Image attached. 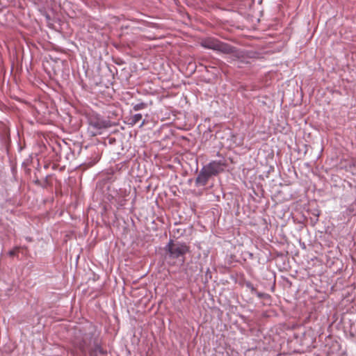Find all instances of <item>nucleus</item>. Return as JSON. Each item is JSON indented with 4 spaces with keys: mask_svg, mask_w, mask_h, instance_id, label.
Returning <instances> with one entry per match:
<instances>
[{
    "mask_svg": "<svg viewBox=\"0 0 356 356\" xmlns=\"http://www.w3.org/2000/svg\"><path fill=\"white\" fill-rule=\"evenodd\" d=\"M245 286L247 288H248L252 293H254L256 292V289L254 288V286H253V284L250 282H248L245 283Z\"/></svg>",
    "mask_w": 356,
    "mask_h": 356,
    "instance_id": "9",
    "label": "nucleus"
},
{
    "mask_svg": "<svg viewBox=\"0 0 356 356\" xmlns=\"http://www.w3.org/2000/svg\"><path fill=\"white\" fill-rule=\"evenodd\" d=\"M88 131L92 136L101 134L104 129L111 127L109 120L96 113L88 115Z\"/></svg>",
    "mask_w": 356,
    "mask_h": 356,
    "instance_id": "3",
    "label": "nucleus"
},
{
    "mask_svg": "<svg viewBox=\"0 0 356 356\" xmlns=\"http://www.w3.org/2000/svg\"><path fill=\"white\" fill-rule=\"evenodd\" d=\"M165 259H177L182 265L185 262V255L189 252V247L184 242L170 239L164 248Z\"/></svg>",
    "mask_w": 356,
    "mask_h": 356,
    "instance_id": "2",
    "label": "nucleus"
},
{
    "mask_svg": "<svg viewBox=\"0 0 356 356\" xmlns=\"http://www.w3.org/2000/svg\"><path fill=\"white\" fill-rule=\"evenodd\" d=\"M145 120H143L142 121V122L140 123V124L139 127H143V126L145 125Z\"/></svg>",
    "mask_w": 356,
    "mask_h": 356,
    "instance_id": "12",
    "label": "nucleus"
},
{
    "mask_svg": "<svg viewBox=\"0 0 356 356\" xmlns=\"http://www.w3.org/2000/svg\"><path fill=\"white\" fill-rule=\"evenodd\" d=\"M147 104L144 102L138 103L133 105V109L135 111H140L142 109H144L147 107Z\"/></svg>",
    "mask_w": 356,
    "mask_h": 356,
    "instance_id": "8",
    "label": "nucleus"
},
{
    "mask_svg": "<svg viewBox=\"0 0 356 356\" xmlns=\"http://www.w3.org/2000/svg\"><path fill=\"white\" fill-rule=\"evenodd\" d=\"M204 166L210 174L216 176L224 171L225 163L223 160L212 161Z\"/></svg>",
    "mask_w": 356,
    "mask_h": 356,
    "instance_id": "5",
    "label": "nucleus"
},
{
    "mask_svg": "<svg viewBox=\"0 0 356 356\" xmlns=\"http://www.w3.org/2000/svg\"><path fill=\"white\" fill-rule=\"evenodd\" d=\"M327 356H346V355L343 354L332 353H328Z\"/></svg>",
    "mask_w": 356,
    "mask_h": 356,
    "instance_id": "10",
    "label": "nucleus"
},
{
    "mask_svg": "<svg viewBox=\"0 0 356 356\" xmlns=\"http://www.w3.org/2000/svg\"><path fill=\"white\" fill-rule=\"evenodd\" d=\"M8 254L10 256H13L15 254V252L13 250H10V251H9Z\"/></svg>",
    "mask_w": 356,
    "mask_h": 356,
    "instance_id": "13",
    "label": "nucleus"
},
{
    "mask_svg": "<svg viewBox=\"0 0 356 356\" xmlns=\"http://www.w3.org/2000/svg\"><path fill=\"white\" fill-rule=\"evenodd\" d=\"M73 349L72 354L79 355V352L83 355H86L89 352L91 356H97L105 353L104 350L100 346L97 338L91 332H86V329H81L76 327L74 329V336L72 340Z\"/></svg>",
    "mask_w": 356,
    "mask_h": 356,
    "instance_id": "1",
    "label": "nucleus"
},
{
    "mask_svg": "<svg viewBox=\"0 0 356 356\" xmlns=\"http://www.w3.org/2000/svg\"><path fill=\"white\" fill-rule=\"evenodd\" d=\"M254 293L259 297V298H261L263 296V294L261 293H259V292H257L256 291V292H254Z\"/></svg>",
    "mask_w": 356,
    "mask_h": 356,
    "instance_id": "11",
    "label": "nucleus"
},
{
    "mask_svg": "<svg viewBox=\"0 0 356 356\" xmlns=\"http://www.w3.org/2000/svg\"><path fill=\"white\" fill-rule=\"evenodd\" d=\"M202 46L206 49H213L224 54L234 53L235 48L227 43L216 39H207L202 42Z\"/></svg>",
    "mask_w": 356,
    "mask_h": 356,
    "instance_id": "4",
    "label": "nucleus"
},
{
    "mask_svg": "<svg viewBox=\"0 0 356 356\" xmlns=\"http://www.w3.org/2000/svg\"><path fill=\"white\" fill-rule=\"evenodd\" d=\"M351 334H352L353 336H355V335L356 336V330H355V331H354V332H353V331H352V332H351Z\"/></svg>",
    "mask_w": 356,
    "mask_h": 356,
    "instance_id": "14",
    "label": "nucleus"
},
{
    "mask_svg": "<svg viewBox=\"0 0 356 356\" xmlns=\"http://www.w3.org/2000/svg\"><path fill=\"white\" fill-rule=\"evenodd\" d=\"M142 117V114L136 113L129 119L128 124L131 126H134L138 122H139L140 120H141Z\"/></svg>",
    "mask_w": 356,
    "mask_h": 356,
    "instance_id": "7",
    "label": "nucleus"
},
{
    "mask_svg": "<svg viewBox=\"0 0 356 356\" xmlns=\"http://www.w3.org/2000/svg\"><path fill=\"white\" fill-rule=\"evenodd\" d=\"M211 177L213 175L203 166L195 179V186L197 187L204 186Z\"/></svg>",
    "mask_w": 356,
    "mask_h": 356,
    "instance_id": "6",
    "label": "nucleus"
}]
</instances>
